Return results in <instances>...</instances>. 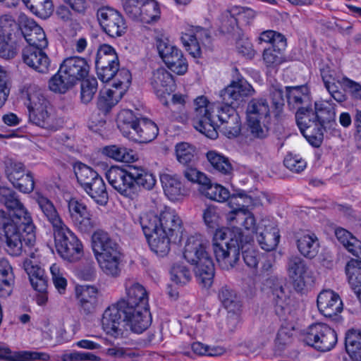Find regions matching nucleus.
Wrapping results in <instances>:
<instances>
[{"label":"nucleus","mask_w":361,"mask_h":361,"mask_svg":"<svg viewBox=\"0 0 361 361\" xmlns=\"http://www.w3.org/2000/svg\"><path fill=\"white\" fill-rule=\"evenodd\" d=\"M252 87L244 79L233 81L221 91L220 101L210 103L204 96L194 100L192 122L194 128L209 138L218 137L217 128L228 138L238 136L241 131L240 118L233 107L252 94Z\"/></svg>","instance_id":"f257e3e1"},{"label":"nucleus","mask_w":361,"mask_h":361,"mask_svg":"<svg viewBox=\"0 0 361 361\" xmlns=\"http://www.w3.org/2000/svg\"><path fill=\"white\" fill-rule=\"evenodd\" d=\"M245 234L240 228L217 229L213 238V251L221 269H233L240 259V250L250 244L257 236L262 249L269 252L278 245L280 239L279 229L269 219H262L258 225L255 221L253 229H245Z\"/></svg>","instance_id":"f03ea898"},{"label":"nucleus","mask_w":361,"mask_h":361,"mask_svg":"<svg viewBox=\"0 0 361 361\" xmlns=\"http://www.w3.org/2000/svg\"><path fill=\"white\" fill-rule=\"evenodd\" d=\"M92 243L95 257L103 272L112 277L118 276L123 257L119 245L102 230L93 233Z\"/></svg>","instance_id":"7ed1b4c3"},{"label":"nucleus","mask_w":361,"mask_h":361,"mask_svg":"<svg viewBox=\"0 0 361 361\" xmlns=\"http://www.w3.org/2000/svg\"><path fill=\"white\" fill-rule=\"evenodd\" d=\"M209 241L201 235L188 238L185 245L183 256L191 264L195 266V272L204 286L209 287L214 276V266L207 249Z\"/></svg>","instance_id":"20e7f679"},{"label":"nucleus","mask_w":361,"mask_h":361,"mask_svg":"<svg viewBox=\"0 0 361 361\" xmlns=\"http://www.w3.org/2000/svg\"><path fill=\"white\" fill-rule=\"evenodd\" d=\"M90 66L82 57L72 56L63 60L58 72L49 81V89L64 94L89 75Z\"/></svg>","instance_id":"39448f33"},{"label":"nucleus","mask_w":361,"mask_h":361,"mask_svg":"<svg viewBox=\"0 0 361 361\" xmlns=\"http://www.w3.org/2000/svg\"><path fill=\"white\" fill-rule=\"evenodd\" d=\"M0 202L13 212V222L22 231L25 245L32 247L36 241L35 226L30 212L19 200L16 192L8 187H0Z\"/></svg>","instance_id":"423d86ee"},{"label":"nucleus","mask_w":361,"mask_h":361,"mask_svg":"<svg viewBox=\"0 0 361 361\" xmlns=\"http://www.w3.org/2000/svg\"><path fill=\"white\" fill-rule=\"evenodd\" d=\"M117 126L125 137L140 143L152 141L159 133L156 123L147 118H137L128 109L122 110L118 114Z\"/></svg>","instance_id":"0eeeda50"},{"label":"nucleus","mask_w":361,"mask_h":361,"mask_svg":"<svg viewBox=\"0 0 361 361\" xmlns=\"http://www.w3.org/2000/svg\"><path fill=\"white\" fill-rule=\"evenodd\" d=\"M124 286L126 296L117 302L140 321L141 327L148 328L151 324V315L145 288L131 279L126 280Z\"/></svg>","instance_id":"6e6552de"},{"label":"nucleus","mask_w":361,"mask_h":361,"mask_svg":"<svg viewBox=\"0 0 361 361\" xmlns=\"http://www.w3.org/2000/svg\"><path fill=\"white\" fill-rule=\"evenodd\" d=\"M122 322H126L130 329L136 334H141L147 329L141 327L140 321L118 302L106 308L103 313L102 329L109 335L116 338L121 336L123 334V330L121 328Z\"/></svg>","instance_id":"1a4fd4ad"},{"label":"nucleus","mask_w":361,"mask_h":361,"mask_svg":"<svg viewBox=\"0 0 361 361\" xmlns=\"http://www.w3.org/2000/svg\"><path fill=\"white\" fill-rule=\"evenodd\" d=\"M228 200V204L232 210L227 214L226 219L233 226L232 228L242 226L245 229H253L255 218L245 206V204L252 202L251 197L241 191L237 194L230 195Z\"/></svg>","instance_id":"9d476101"},{"label":"nucleus","mask_w":361,"mask_h":361,"mask_svg":"<svg viewBox=\"0 0 361 361\" xmlns=\"http://www.w3.org/2000/svg\"><path fill=\"white\" fill-rule=\"evenodd\" d=\"M29 121L45 129L54 128L53 118L48 112L49 102L41 90L30 88L27 92Z\"/></svg>","instance_id":"9b49d317"},{"label":"nucleus","mask_w":361,"mask_h":361,"mask_svg":"<svg viewBox=\"0 0 361 361\" xmlns=\"http://www.w3.org/2000/svg\"><path fill=\"white\" fill-rule=\"evenodd\" d=\"M54 238L59 255L69 262L79 260L82 255V245L77 236L65 225L55 228Z\"/></svg>","instance_id":"f8f14e48"},{"label":"nucleus","mask_w":361,"mask_h":361,"mask_svg":"<svg viewBox=\"0 0 361 361\" xmlns=\"http://www.w3.org/2000/svg\"><path fill=\"white\" fill-rule=\"evenodd\" d=\"M337 340L335 330L324 323L313 324L305 332V342L320 352L331 350L336 345Z\"/></svg>","instance_id":"ddd939ff"},{"label":"nucleus","mask_w":361,"mask_h":361,"mask_svg":"<svg viewBox=\"0 0 361 361\" xmlns=\"http://www.w3.org/2000/svg\"><path fill=\"white\" fill-rule=\"evenodd\" d=\"M126 14L132 20L151 23L160 18V9L154 0H122Z\"/></svg>","instance_id":"4468645a"},{"label":"nucleus","mask_w":361,"mask_h":361,"mask_svg":"<svg viewBox=\"0 0 361 361\" xmlns=\"http://www.w3.org/2000/svg\"><path fill=\"white\" fill-rule=\"evenodd\" d=\"M335 116L334 104L329 101H320L315 102L314 110L310 106L300 108L296 111L295 120L300 125H305L312 119L328 128L335 123Z\"/></svg>","instance_id":"2eb2a0df"},{"label":"nucleus","mask_w":361,"mask_h":361,"mask_svg":"<svg viewBox=\"0 0 361 361\" xmlns=\"http://www.w3.org/2000/svg\"><path fill=\"white\" fill-rule=\"evenodd\" d=\"M264 286L271 298L276 314L283 316L288 308L291 293L286 280L271 276L266 279Z\"/></svg>","instance_id":"dca6fc26"},{"label":"nucleus","mask_w":361,"mask_h":361,"mask_svg":"<svg viewBox=\"0 0 361 361\" xmlns=\"http://www.w3.org/2000/svg\"><path fill=\"white\" fill-rule=\"evenodd\" d=\"M130 173L131 166L128 170L118 166H112L106 171V177L109 184L121 195L134 199L137 195V190Z\"/></svg>","instance_id":"f3484780"},{"label":"nucleus","mask_w":361,"mask_h":361,"mask_svg":"<svg viewBox=\"0 0 361 361\" xmlns=\"http://www.w3.org/2000/svg\"><path fill=\"white\" fill-rule=\"evenodd\" d=\"M157 48L160 57L171 71L178 75L187 72L188 62L180 50L161 39H157Z\"/></svg>","instance_id":"a211bd4d"},{"label":"nucleus","mask_w":361,"mask_h":361,"mask_svg":"<svg viewBox=\"0 0 361 361\" xmlns=\"http://www.w3.org/2000/svg\"><path fill=\"white\" fill-rule=\"evenodd\" d=\"M97 18L104 32L111 37H121L126 31L123 16L111 8L104 7L99 9Z\"/></svg>","instance_id":"6ab92c4d"},{"label":"nucleus","mask_w":361,"mask_h":361,"mask_svg":"<svg viewBox=\"0 0 361 361\" xmlns=\"http://www.w3.org/2000/svg\"><path fill=\"white\" fill-rule=\"evenodd\" d=\"M0 228L4 233L7 252L13 256L20 255L24 244L22 231L3 211H0Z\"/></svg>","instance_id":"aec40b11"},{"label":"nucleus","mask_w":361,"mask_h":361,"mask_svg":"<svg viewBox=\"0 0 361 361\" xmlns=\"http://www.w3.org/2000/svg\"><path fill=\"white\" fill-rule=\"evenodd\" d=\"M68 209L73 224L81 233H90L96 227V221L84 204L72 199L68 203Z\"/></svg>","instance_id":"412c9836"},{"label":"nucleus","mask_w":361,"mask_h":361,"mask_svg":"<svg viewBox=\"0 0 361 361\" xmlns=\"http://www.w3.org/2000/svg\"><path fill=\"white\" fill-rule=\"evenodd\" d=\"M16 23L8 16L0 18V57L9 59H13L17 53L16 45L11 40V31L16 27Z\"/></svg>","instance_id":"4be33fe9"},{"label":"nucleus","mask_w":361,"mask_h":361,"mask_svg":"<svg viewBox=\"0 0 361 361\" xmlns=\"http://www.w3.org/2000/svg\"><path fill=\"white\" fill-rule=\"evenodd\" d=\"M45 47H25L23 49V62L40 73H47L50 67V59L43 51Z\"/></svg>","instance_id":"5701e85b"},{"label":"nucleus","mask_w":361,"mask_h":361,"mask_svg":"<svg viewBox=\"0 0 361 361\" xmlns=\"http://www.w3.org/2000/svg\"><path fill=\"white\" fill-rule=\"evenodd\" d=\"M159 231L174 237V243L180 241L183 233V222L176 212L165 207L160 212Z\"/></svg>","instance_id":"b1692460"},{"label":"nucleus","mask_w":361,"mask_h":361,"mask_svg":"<svg viewBox=\"0 0 361 361\" xmlns=\"http://www.w3.org/2000/svg\"><path fill=\"white\" fill-rule=\"evenodd\" d=\"M287 271L296 291H301L305 286V278L309 274L306 262L299 256H291L288 259Z\"/></svg>","instance_id":"393cba45"},{"label":"nucleus","mask_w":361,"mask_h":361,"mask_svg":"<svg viewBox=\"0 0 361 361\" xmlns=\"http://www.w3.org/2000/svg\"><path fill=\"white\" fill-rule=\"evenodd\" d=\"M317 307L326 317L337 315L343 310V302L338 293L331 290H324L317 296Z\"/></svg>","instance_id":"a878e982"},{"label":"nucleus","mask_w":361,"mask_h":361,"mask_svg":"<svg viewBox=\"0 0 361 361\" xmlns=\"http://www.w3.org/2000/svg\"><path fill=\"white\" fill-rule=\"evenodd\" d=\"M149 81L154 92L160 98H165L166 95L169 96L174 87L172 75L164 68L154 70Z\"/></svg>","instance_id":"bb28decb"},{"label":"nucleus","mask_w":361,"mask_h":361,"mask_svg":"<svg viewBox=\"0 0 361 361\" xmlns=\"http://www.w3.org/2000/svg\"><path fill=\"white\" fill-rule=\"evenodd\" d=\"M21 32L27 42V47H47L48 41L43 29L32 19L22 22Z\"/></svg>","instance_id":"cd10ccee"},{"label":"nucleus","mask_w":361,"mask_h":361,"mask_svg":"<svg viewBox=\"0 0 361 361\" xmlns=\"http://www.w3.org/2000/svg\"><path fill=\"white\" fill-rule=\"evenodd\" d=\"M219 298L228 312V319L231 320L232 324L239 321L242 311V305L235 293L227 286L222 287L219 292Z\"/></svg>","instance_id":"c85d7f7f"},{"label":"nucleus","mask_w":361,"mask_h":361,"mask_svg":"<svg viewBox=\"0 0 361 361\" xmlns=\"http://www.w3.org/2000/svg\"><path fill=\"white\" fill-rule=\"evenodd\" d=\"M160 180L165 195L172 201L180 200L188 193V190L176 176L164 173L160 176Z\"/></svg>","instance_id":"c756f323"},{"label":"nucleus","mask_w":361,"mask_h":361,"mask_svg":"<svg viewBox=\"0 0 361 361\" xmlns=\"http://www.w3.org/2000/svg\"><path fill=\"white\" fill-rule=\"evenodd\" d=\"M296 123L308 142L314 147H319L324 139V130L327 126L312 119L307 121L305 125H300L298 122Z\"/></svg>","instance_id":"7c9ffc66"},{"label":"nucleus","mask_w":361,"mask_h":361,"mask_svg":"<svg viewBox=\"0 0 361 361\" xmlns=\"http://www.w3.org/2000/svg\"><path fill=\"white\" fill-rule=\"evenodd\" d=\"M34 199L37 203L44 216L52 225L54 230L64 224L55 206L49 199L39 192L35 193Z\"/></svg>","instance_id":"2f4dec72"},{"label":"nucleus","mask_w":361,"mask_h":361,"mask_svg":"<svg viewBox=\"0 0 361 361\" xmlns=\"http://www.w3.org/2000/svg\"><path fill=\"white\" fill-rule=\"evenodd\" d=\"M15 276L13 267L9 261L0 258V296L6 298L13 290Z\"/></svg>","instance_id":"473e14b6"},{"label":"nucleus","mask_w":361,"mask_h":361,"mask_svg":"<svg viewBox=\"0 0 361 361\" xmlns=\"http://www.w3.org/2000/svg\"><path fill=\"white\" fill-rule=\"evenodd\" d=\"M0 359L8 361H35L37 360L47 361L49 359V355L45 353L25 350L11 352L8 348L0 345Z\"/></svg>","instance_id":"72a5a7b5"},{"label":"nucleus","mask_w":361,"mask_h":361,"mask_svg":"<svg viewBox=\"0 0 361 361\" xmlns=\"http://www.w3.org/2000/svg\"><path fill=\"white\" fill-rule=\"evenodd\" d=\"M151 250L158 256H166L171 250V243L174 242V237L163 231H157L147 238Z\"/></svg>","instance_id":"f704fd0d"},{"label":"nucleus","mask_w":361,"mask_h":361,"mask_svg":"<svg viewBox=\"0 0 361 361\" xmlns=\"http://www.w3.org/2000/svg\"><path fill=\"white\" fill-rule=\"evenodd\" d=\"M287 102L290 108H304L302 105L310 103L309 90L306 85L286 87Z\"/></svg>","instance_id":"c9c22d12"},{"label":"nucleus","mask_w":361,"mask_h":361,"mask_svg":"<svg viewBox=\"0 0 361 361\" xmlns=\"http://www.w3.org/2000/svg\"><path fill=\"white\" fill-rule=\"evenodd\" d=\"M345 273L350 288L356 295L361 307V261L350 259L345 266Z\"/></svg>","instance_id":"e433bc0d"},{"label":"nucleus","mask_w":361,"mask_h":361,"mask_svg":"<svg viewBox=\"0 0 361 361\" xmlns=\"http://www.w3.org/2000/svg\"><path fill=\"white\" fill-rule=\"evenodd\" d=\"M97 290L93 286H82L77 288L80 307L86 314L94 311L97 302Z\"/></svg>","instance_id":"4c0bfd02"},{"label":"nucleus","mask_w":361,"mask_h":361,"mask_svg":"<svg viewBox=\"0 0 361 361\" xmlns=\"http://www.w3.org/2000/svg\"><path fill=\"white\" fill-rule=\"evenodd\" d=\"M345 348L353 361L361 359V331L351 329L345 333Z\"/></svg>","instance_id":"58836bf2"},{"label":"nucleus","mask_w":361,"mask_h":361,"mask_svg":"<svg viewBox=\"0 0 361 361\" xmlns=\"http://www.w3.org/2000/svg\"><path fill=\"white\" fill-rule=\"evenodd\" d=\"M297 247L304 257L312 259L319 251L318 238L314 233L302 235L297 240Z\"/></svg>","instance_id":"ea45409f"},{"label":"nucleus","mask_w":361,"mask_h":361,"mask_svg":"<svg viewBox=\"0 0 361 361\" xmlns=\"http://www.w3.org/2000/svg\"><path fill=\"white\" fill-rule=\"evenodd\" d=\"M255 11L250 8L234 6L227 11L224 17L227 18L232 28L238 25L239 20L244 21L249 24L250 20L255 17Z\"/></svg>","instance_id":"a19ab883"},{"label":"nucleus","mask_w":361,"mask_h":361,"mask_svg":"<svg viewBox=\"0 0 361 361\" xmlns=\"http://www.w3.org/2000/svg\"><path fill=\"white\" fill-rule=\"evenodd\" d=\"M247 119H269L270 110L265 99H252L247 106Z\"/></svg>","instance_id":"79ce46f5"},{"label":"nucleus","mask_w":361,"mask_h":361,"mask_svg":"<svg viewBox=\"0 0 361 361\" xmlns=\"http://www.w3.org/2000/svg\"><path fill=\"white\" fill-rule=\"evenodd\" d=\"M73 168L77 180L84 190L91 186L99 176L91 167L81 162L76 163Z\"/></svg>","instance_id":"37998d69"},{"label":"nucleus","mask_w":361,"mask_h":361,"mask_svg":"<svg viewBox=\"0 0 361 361\" xmlns=\"http://www.w3.org/2000/svg\"><path fill=\"white\" fill-rule=\"evenodd\" d=\"M203 32L207 37H209L207 30L200 28L197 30L195 34L185 33L181 36V42L186 49L193 57H199L201 54V49L200 46V41H202L200 34Z\"/></svg>","instance_id":"c03bdc74"},{"label":"nucleus","mask_w":361,"mask_h":361,"mask_svg":"<svg viewBox=\"0 0 361 361\" xmlns=\"http://www.w3.org/2000/svg\"><path fill=\"white\" fill-rule=\"evenodd\" d=\"M123 97V90L108 89L101 91L97 99V108L104 114H107Z\"/></svg>","instance_id":"a18cd8bd"},{"label":"nucleus","mask_w":361,"mask_h":361,"mask_svg":"<svg viewBox=\"0 0 361 361\" xmlns=\"http://www.w3.org/2000/svg\"><path fill=\"white\" fill-rule=\"evenodd\" d=\"M102 153L116 161L130 162L135 159L133 151L121 145L105 146L102 149Z\"/></svg>","instance_id":"49530a36"},{"label":"nucleus","mask_w":361,"mask_h":361,"mask_svg":"<svg viewBox=\"0 0 361 361\" xmlns=\"http://www.w3.org/2000/svg\"><path fill=\"white\" fill-rule=\"evenodd\" d=\"M335 235L354 256L359 257L361 255V242L353 237L350 232L343 228H337L335 230Z\"/></svg>","instance_id":"de8ad7c7"},{"label":"nucleus","mask_w":361,"mask_h":361,"mask_svg":"<svg viewBox=\"0 0 361 361\" xmlns=\"http://www.w3.org/2000/svg\"><path fill=\"white\" fill-rule=\"evenodd\" d=\"M207 159L213 169L216 171L226 176L232 174L233 171L232 164L229 159L225 156L215 151H209L207 153Z\"/></svg>","instance_id":"09e8293b"},{"label":"nucleus","mask_w":361,"mask_h":361,"mask_svg":"<svg viewBox=\"0 0 361 361\" xmlns=\"http://www.w3.org/2000/svg\"><path fill=\"white\" fill-rule=\"evenodd\" d=\"M130 176L133 177L137 190L140 187L145 190H152L155 185L154 176L142 167L131 166Z\"/></svg>","instance_id":"8fccbe9b"},{"label":"nucleus","mask_w":361,"mask_h":361,"mask_svg":"<svg viewBox=\"0 0 361 361\" xmlns=\"http://www.w3.org/2000/svg\"><path fill=\"white\" fill-rule=\"evenodd\" d=\"M139 224L146 238L159 231L160 214L154 212L142 213L138 219Z\"/></svg>","instance_id":"3c124183"},{"label":"nucleus","mask_w":361,"mask_h":361,"mask_svg":"<svg viewBox=\"0 0 361 361\" xmlns=\"http://www.w3.org/2000/svg\"><path fill=\"white\" fill-rule=\"evenodd\" d=\"M85 191L100 205H105L108 202L109 196L106 184L100 176Z\"/></svg>","instance_id":"603ef678"},{"label":"nucleus","mask_w":361,"mask_h":361,"mask_svg":"<svg viewBox=\"0 0 361 361\" xmlns=\"http://www.w3.org/2000/svg\"><path fill=\"white\" fill-rule=\"evenodd\" d=\"M175 152L178 161L185 166L192 163L197 154L196 147L185 142L176 144Z\"/></svg>","instance_id":"864d4df0"},{"label":"nucleus","mask_w":361,"mask_h":361,"mask_svg":"<svg viewBox=\"0 0 361 361\" xmlns=\"http://www.w3.org/2000/svg\"><path fill=\"white\" fill-rule=\"evenodd\" d=\"M95 63L100 64V66L104 67L105 64L119 65L118 55L114 47L104 44L99 47L97 50Z\"/></svg>","instance_id":"5fc2aeb1"},{"label":"nucleus","mask_w":361,"mask_h":361,"mask_svg":"<svg viewBox=\"0 0 361 361\" xmlns=\"http://www.w3.org/2000/svg\"><path fill=\"white\" fill-rule=\"evenodd\" d=\"M5 174L8 180L12 183L16 182L19 178L23 177L27 171L25 165L12 159H8L4 161Z\"/></svg>","instance_id":"6e6d98bb"},{"label":"nucleus","mask_w":361,"mask_h":361,"mask_svg":"<svg viewBox=\"0 0 361 361\" xmlns=\"http://www.w3.org/2000/svg\"><path fill=\"white\" fill-rule=\"evenodd\" d=\"M269 119H247V130L250 135L255 138L263 139L268 135Z\"/></svg>","instance_id":"4d7b16f0"},{"label":"nucleus","mask_w":361,"mask_h":361,"mask_svg":"<svg viewBox=\"0 0 361 361\" xmlns=\"http://www.w3.org/2000/svg\"><path fill=\"white\" fill-rule=\"evenodd\" d=\"M80 81V99L82 103L88 104L97 91V80L95 78H85Z\"/></svg>","instance_id":"13d9d810"},{"label":"nucleus","mask_w":361,"mask_h":361,"mask_svg":"<svg viewBox=\"0 0 361 361\" xmlns=\"http://www.w3.org/2000/svg\"><path fill=\"white\" fill-rule=\"evenodd\" d=\"M111 80H113L112 87L115 88L114 90H123V94L131 82V74L128 70L119 68L118 66V71Z\"/></svg>","instance_id":"bf43d9fd"},{"label":"nucleus","mask_w":361,"mask_h":361,"mask_svg":"<svg viewBox=\"0 0 361 361\" xmlns=\"http://www.w3.org/2000/svg\"><path fill=\"white\" fill-rule=\"evenodd\" d=\"M204 195L212 200L225 202L228 200L230 192L219 184H212L207 190H205Z\"/></svg>","instance_id":"052dcab7"},{"label":"nucleus","mask_w":361,"mask_h":361,"mask_svg":"<svg viewBox=\"0 0 361 361\" xmlns=\"http://www.w3.org/2000/svg\"><path fill=\"white\" fill-rule=\"evenodd\" d=\"M14 188L23 193H30L35 188V180L32 173L27 171L23 177L19 178L16 182L11 183Z\"/></svg>","instance_id":"680f3d73"},{"label":"nucleus","mask_w":361,"mask_h":361,"mask_svg":"<svg viewBox=\"0 0 361 361\" xmlns=\"http://www.w3.org/2000/svg\"><path fill=\"white\" fill-rule=\"evenodd\" d=\"M285 166L290 171L300 173L306 168V161L297 155L288 154L283 161Z\"/></svg>","instance_id":"e2e57ef3"},{"label":"nucleus","mask_w":361,"mask_h":361,"mask_svg":"<svg viewBox=\"0 0 361 361\" xmlns=\"http://www.w3.org/2000/svg\"><path fill=\"white\" fill-rule=\"evenodd\" d=\"M171 279L176 283H185L189 281L190 274L189 270L183 265L175 264L171 269Z\"/></svg>","instance_id":"0e129e2a"},{"label":"nucleus","mask_w":361,"mask_h":361,"mask_svg":"<svg viewBox=\"0 0 361 361\" xmlns=\"http://www.w3.org/2000/svg\"><path fill=\"white\" fill-rule=\"evenodd\" d=\"M282 51L276 48L265 49L263 53V60L267 66H276L283 61Z\"/></svg>","instance_id":"69168bd1"},{"label":"nucleus","mask_w":361,"mask_h":361,"mask_svg":"<svg viewBox=\"0 0 361 361\" xmlns=\"http://www.w3.org/2000/svg\"><path fill=\"white\" fill-rule=\"evenodd\" d=\"M340 85L343 87L345 92L350 93L353 99H361V85L360 83L344 77L341 79Z\"/></svg>","instance_id":"338daca9"},{"label":"nucleus","mask_w":361,"mask_h":361,"mask_svg":"<svg viewBox=\"0 0 361 361\" xmlns=\"http://www.w3.org/2000/svg\"><path fill=\"white\" fill-rule=\"evenodd\" d=\"M63 361H99V357L91 353L73 351L63 355Z\"/></svg>","instance_id":"774afa93"}]
</instances>
